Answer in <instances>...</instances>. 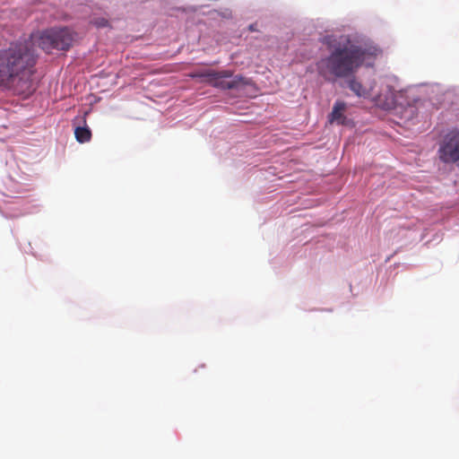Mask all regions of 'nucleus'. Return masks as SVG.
<instances>
[{
	"label": "nucleus",
	"instance_id": "1",
	"mask_svg": "<svg viewBox=\"0 0 459 459\" xmlns=\"http://www.w3.org/2000/svg\"><path fill=\"white\" fill-rule=\"evenodd\" d=\"M37 56L22 43H12L0 49V90L23 97L34 91L32 75Z\"/></svg>",
	"mask_w": 459,
	"mask_h": 459
},
{
	"label": "nucleus",
	"instance_id": "2",
	"mask_svg": "<svg viewBox=\"0 0 459 459\" xmlns=\"http://www.w3.org/2000/svg\"><path fill=\"white\" fill-rule=\"evenodd\" d=\"M326 44L329 56L316 63V70L325 80L334 82L338 78L352 75L363 65L368 56L377 55L376 48H363L351 43L348 36L329 37Z\"/></svg>",
	"mask_w": 459,
	"mask_h": 459
},
{
	"label": "nucleus",
	"instance_id": "3",
	"mask_svg": "<svg viewBox=\"0 0 459 459\" xmlns=\"http://www.w3.org/2000/svg\"><path fill=\"white\" fill-rule=\"evenodd\" d=\"M74 37V31L67 27L51 28L39 34L37 44L46 52L67 50L73 45Z\"/></svg>",
	"mask_w": 459,
	"mask_h": 459
},
{
	"label": "nucleus",
	"instance_id": "4",
	"mask_svg": "<svg viewBox=\"0 0 459 459\" xmlns=\"http://www.w3.org/2000/svg\"><path fill=\"white\" fill-rule=\"evenodd\" d=\"M440 160L445 163H459V130L452 129L443 137L438 148Z\"/></svg>",
	"mask_w": 459,
	"mask_h": 459
},
{
	"label": "nucleus",
	"instance_id": "5",
	"mask_svg": "<svg viewBox=\"0 0 459 459\" xmlns=\"http://www.w3.org/2000/svg\"><path fill=\"white\" fill-rule=\"evenodd\" d=\"M212 86L221 90H236L249 83V81L242 75H235L230 70L217 71Z\"/></svg>",
	"mask_w": 459,
	"mask_h": 459
},
{
	"label": "nucleus",
	"instance_id": "6",
	"mask_svg": "<svg viewBox=\"0 0 459 459\" xmlns=\"http://www.w3.org/2000/svg\"><path fill=\"white\" fill-rule=\"evenodd\" d=\"M346 104L343 101H336L333 107L332 112L328 116V121L331 124L345 125L347 117L344 115Z\"/></svg>",
	"mask_w": 459,
	"mask_h": 459
},
{
	"label": "nucleus",
	"instance_id": "7",
	"mask_svg": "<svg viewBox=\"0 0 459 459\" xmlns=\"http://www.w3.org/2000/svg\"><path fill=\"white\" fill-rule=\"evenodd\" d=\"M348 87L358 96L368 98L371 95L372 86H363L356 78H351L347 82Z\"/></svg>",
	"mask_w": 459,
	"mask_h": 459
},
{
	"label": "nucleus",
	"instance_id": "8",
	"mask_svg": "<svg viewBox=\"0 0 459 459\" xmlns=\"http://www.w3.org/2000/svg\"><path fill=\"white\" fill-rule=\"evenodd\" d=\"M217 71L208 69L202 72H195L190 74L192 78L199 79L201 82H206L212 85V81L215 79Z\"/></svg>",
	"mask_w": 459,
	"mask_h": 459
},
{
	"label": "nucleus",
	"instance_id": "9",
	"mask_svg": "<svg viewBox=\"0 0 459 459\" xmlns=\"http://www.w3.org/2000/svg\"><path fill=\"white\" fill-rule=\"evenodd\" d=\"M74 135L76 140L81 143H84L91 140V131L88 126H77L74 129Z\"/></svg>",
	"mask_w": 459,
	"mask_h": 459
},
{
	"label": "nucleus",
	"instance_id": "10",
	"mask_svg": "<svg viewBox=\"0 0 459 459\" xmlns=\"http://www.w3.org/2000/svg\"><path fill=\"white\" fill-rule=\"evenodd\" d=\"M107 23V21L105 20H101L100 22H97V25L98 26H105Z\"/></svg>",
	"mask_w": 459,
	"mask_h": 459
},
{
	"label": "nucleus",
	"instance_id": "11",
	"mask_svg": "<svg viewBox=\"0 0 459 459\" xmlns=\"http://www.w3.org/2000/svg\"><path fill=\"white\" fill-rule=\"evenodd\" d=\"M249 29H250V30H255L254 25H253V24H252V25H250V26H249Z\"/></svg>",
	"mask_w": 459,
	"mask_h": 459
},
{
	"label": "nucleus",
	"instance_id": "12",
	"mask_svg": "<svg viewBox=\"0 0 459 459\" xmlns=\"http://www.w3.org/2000/svg\"><path fill=\"white\" fill-rule=\"evenodd\" d=\"M457 165H458V167H459V163H458Z\"/></svg>",
	"mask_w": 459,
	"mask_h": 459
}]
</instances>
